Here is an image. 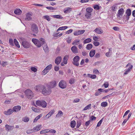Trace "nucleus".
<instances>
[{
    "mask_svg": "<svg viewBox=\"0 0 135 135\" xmlns=\"http://www.w3.org/2000/svg\"><path fill=\"white\" fill-rule=\"evenodd\" d=\"M76 125V122L75 120L72 121L70 123V126L71 128H74Z\"/></svg>",
    "mask_w": 135,
    "mask_h": 135,
    "instance_id": "obj_32",
    "label": "nucleus"
},
{
    "mask_svg": "<svg viewBox=\"0 0 135 135\" xmlns=\"http://www.w3.org/2000/svg\"><path fill=\"white\" fill-rule=\"evenodd\" d=\"M22 44L23 47L26 48H28L30 47V44L29 42L26 40L22 41Z\"/></svg>",
    "mask_w": 135,
    "mask_h": 135,
    "instance_id": "obj_9",
    "label": "nucleus"
},
{
    "mask_svg": "<svg viewBox=\"0 0 135 135\" xmlns=\"http://www.w3.org/2000/svg\"><path fill=\"white\" fill-rule=\"evenodd\" d=\"M44 85H38L36 86L35 87V90L37 92H40L42 91Z\"/></svg>",
    "mask_w": 135,
    "mask_h": 135,
    "instance_id": "obj_10",
    "label": "nucleus"
},
{
    "mask_svg": "<svg viewBox=\"0 0 135 135\" xmlns=\"http://www.w3.org/2000/svg\"><path fill=\"white\" fill-rule=\"evenodd\" d=\"M68 57L67 56H65L63 58L64 63L65 64H66L67 63V60Z\"/></svg>",
    "mask_w": 135,
    "mask_h": 135,
    "instance_id": "obj_30",
    "label": "nucleus"
},
{
    "mask_svg": "<svg viewBox=\"0 0 135 135\" xmlns=\"http://www.w3.org/2000/svg\"><path fill=\"white\" fill-rule=\"evenodd\" d=\"M36 104L37 106L43 108L46 107L47 105V103L44 100H37L36 102Z\"/></svg>",
    "mask_w": 135,
    "mask_h": 135,
    "instance_id": "obj_4",
    "label": "nucleus"
},
{
    "mask_svg": "<svg viewBox=\"0 0 135 135\" xmlns=\"http://www.w3.org/2000/svg\"><path fill=\"white\" fill-rule=\"evenodd\" d=\"M127 67L129 66V67L124 73V74H127L128 73L130 72L131 70L132 69L133 66L130 63L126 65Z\"/></svg>",
    "mask_w": 135,
    "mask_h": 135,
    "instance_id": "obj_11",
    "label": "nucleus"
},
{
    "mask_svg": "<svg viewBox=\"0 0 135 135\" xmlns=\"http://www.w3.org/2000/svg\"><path fill=\"white\" fill-rule=\"evenodd\" d=\"M52 17L54 18L57 19H62L63 18L62 16L59 15H53Z\"/></svg>",
    "mask_w": 135,
    "mask_h": 135,
    "instance_id": "obj_31",
    "label": "nucleus"
},
{
    "mask_svg": "<svg viewBox=\"0 0 135 135\" xmlns=\"http://www.w3.org/2000/svg\"><path fill=\"white\" fill-rule=\"evenodd\" d=\"M100 91L98 90V91H96L95 93V95L96 96H98L100 95L101 94V92H100Z\"/></svg>",
    "mask_w": 135,
    "mask_h": 135,
    "instance_id": "obj_58",
    "label": "nucleus"
},
{
    "mask_svg": "<svg viewBox=\"0 0 135 135\" xmlns=\"http://www.w3.org/2000/svg\"><path fill=\"white\" fill-rule=\"evenodd\" d=\"M32 41L38 47H40L45 43V40L43 38H40L38 40L36 38H33Z\"/></svg>",
    "mask_w": 135,
    "mask_h": 135,
    "instance_id": "obj_1",
    "label": "nucleus"
},
{
    "mask_svg": "<svg viewBox=\"0 0 135 135\" xmlns=\"http://www.w3.org/2000/svg\"><path fill=\"white\" fill-rule=\"evenodd\" d=\"M55 110H51L46 115V116H48V118H49L53 114Z\"/></svg>",
    "mask_w": 135,
    "mask_h": 135,
    "instance_id": "obj_27",
    "label": "nucleus"
},
{
    "mask_svg": "<svg viewBox=\"0 0 135 135\" xmlns=\"http://www.w3.org/2000/svg\"><path fill=\"white\" fill-rule=\"evenodd\" d=\"M101 106L102 107H105L107 105V103L106 102H102L101 104Z\"/></svg>",
    "mask_w": 135,
    "mask_h": 135,
    "instance_id": "obj_46",
    "label": "nucleus"
},
{
    "mask_svg": "<svg viewBox=\"0 0 135 135\" xmlns=\"http://www.w3.org/2000/svg\"><path fill=\"white\" fill-rule=\"evenodd\" d=\"M63 115V113L62 111L59 110V111L58 113L56 115V117H59L61 116H62Z\"/></svg>",
    "mask_w": 135,
    "mask_h": 135,
    "instance_id": "obj_34",
    "label": "nucleus"
},
{
    "mask_svg": "<svg viewBox=\"0 0 135 135\" xmlns=\"http://www.w3.org/2000/svg\"><path fill=\"white\" fill-rule=\"evenodd\" d=\"M51 92V88H50L49 86L47 85V88L44 85L42 91V94L46 95L50 94Z\"/></svg>",
    "mask_w": 135,
    "mask_h": 135,
    "instance_id": "obj_2",
    "label": "nucleus"
},
{
    "mask_svg": "<svg viewBox=\"0 0 135 135\" xmlns=\"http://www.w3.org/2000/svg\"><path fill=\"white\" fill-rule=\"evenodd\" d=\"M14 13L17 15H20L22 11L19 9H17L14 11Z\"/></svg>",
    "mask_w": 135,
    "mask_h": 135,
    "instance_id": "obj_23",
    "label": "nucleus"
},
{
    "mask_svg": "<svg viewBox=\"0 0 135 135\" xmlns=\"http://www.w3.org/2000/svg\"><path fill=\"white\" fill-rule=\"evenodd\" d=\"M43 45V47L44 50L45 52H47L48 51L49 48L46 43L45 42V43Z\"/></svg>",
    "mask_w": 135,
    "mask_h": 135,
    "instance_id": "obj_21",
    "label": "nucleus"
},
{
    "mask_svg": "<svg viewBox=\"0 0 135 135\" xmlns=\"http://www.w3.org/2000/svg\"><path fill=\"white\" fill-rule=\"evenodd\" d=\"M33 132H34L33 128L31 129L28 130L26 131V133L28 134H29L32 133Z\"/></svg>",
    "mask_w": 135,
    "mask_h": 135,
    "instance_id": "obj_52",
    "label": "nucleus"
},
{
    "mask_svg": "<svg viewBox=\"0 0 135 135\" xmlns=\"http://www.w3.org/2000/svg\"><path fill=\"white\" fill-rule=\"evenodd\" d=\"M49 129H45L41 131L40 132V133L41 134L49 132Z\"/></svg>",
    "mask_w": 135,
    "mask_h": 135,
    "instance_id": "obj_41",
    "label": "nucleus"
},
{
    "mask_svg": "<svg viewBox=\"0 0 135 135\" xmlns=\"http://www.w3.org/2000/svg\"><path fill=\"white\" fill-rule=\"evenodd\" d=\"M71 41V38L70 37H69L67 40V42L69 44L70 43Z\"/></svg>",
    "mask_w": 135,
    "mask_h": 135,
    "instance_id": "obj_64",
    "label": "nucleus"
},
{
    "mask_svg": "<svg viewBox=\"0 0 135 135\" xmlns=\"http://www.w3.org/2000/svg\"><path fill=\"white\" fill-rule=\"evenodd\" d=\"M88 76L90 78L92 79H95L96 78V75H91L90 74H88Z\"/></svg>",
    "mask_w": 135,
    "mask_h": 135,
    "instance_id": "obj_40",
    "label": "nucleus"
},
{
    "mask_svg": "<svg viewBox=\"0 0 135 135\" xmlns=\"http://www.w3.org/2000/svg\"><path fill=\"white\" fill-rule=\"evenodd\" d=\"M79 40H75L73 42L72 44L73 45H76L78 44V43L79 42Z\"/></svg>",
    "mask_w": 135,
    "mask_h": 135,
    "instance_id": "obj_43",
    "label": "nucleus"
},
{
    "mask_svg": "<svg viewBox=\"0 0 135 135\" xmlns=\"http://www.w3.org/2000/svg\"><path fill=\"white\" fill-rule=\"evenodd\" d=\"M112 28H113V30L115 31H116L118 30L119 29V27H117V26L113 27Z\"/></svg>",
    "mask_w": 135,
    "mask_h": 135,
    "instance_id": "obj_63",
    "label": "nucleus"
},
{
    "mask_svg": "<svg viewBox=\"0 0 135 135\" xmlns=\"http://www.w3.org/2000/svg\"><path fill=\"white\" fill-rule=\"evenodd\" d=\"M56 85V81L55 80L52 81L50 83L49 86L50 88H53L55 87Z\"/></svg>",
    "mask_w": 135,
    "mask_h": 135,
    "instance_id": "obj_12",
    "label": "nucleus"
},
{
    "mask_svg": "<svg viewBox=\"0 0 135 135\" xmlns=\"http://www.w3.org/2000/svg\"><path fill=\"white\" fill-rule=\"evenodd\" d=\"M31 29L32 32L36 34L38 32V29L37 25L35 23L32 24L31 27Z\"/></svg>",
    "mask_w": 135,
    "mask_h": 135,
    "instance_id": "obj_5",
    "label": "nucleus"
},
{
    "mask_svg": "<svg viewBox=\"0 0 135 135\" xmlns=\"http://www.w3.org/2000/svg\"><path fill=\"white\" fill-rule=\"evenodd\" d=\"M124 10L123 8H121L118 10L117 15L118 16H122L124 12Z\"/></svg>",
    "mask_w": 135,
    "mask_h": 135,
    "instance_id": "obj_17",
    "label": "nucleus"
},
{
    "mask_svg": "<svg viewBox=\"0 0 135 135\" xmlns=\"http://www.w3.org/2000/svg\"><path fill=\"white\" fill-rule=\"evenodd\" d=\"M59 85L61 88L64 89L66 87L67 84L65 81L62 80L59 82Z\"/></svg>",
    "mask_w": 135,
    "mask_h": 135,
    "instance_id": "obj_7",
    "label": "nucleus"
},
{
    "mask_svg": "<svg viewBox=\"0 0 135 135\" xmlns=\"http://www.w3.org/2000/svg\"><path fill=\"white\" fill-rule=\"evenodd\" d=\"M61 58L60 56L57 57L55 59V62L56 64L57 65H58L61 62Z\"/></svg>",
    "mask_w": 135,
    "mask_h": 135,
    "instance_id": "obj_19",
    "label": "nucleus"
},
{
    "mask_svg": "<svg viewBox=\"0 0 135 135\" xmlns=\"http://www.w3.org/2000/svg\"><path fill=\"white\" fill-rule=\"evenodd\" d=\"M5 128L7 131H10L12 130L13 129V126L6 124L5 125Z\"/></svg>",
    "mask_w": 135,
    "mask_h": 135,
    "instance_id": "obj_16",
    "label": "nucleus"
},
{
    "mask_svg": "<svg viewBox=\"0 0 135 135\" xmlns=\"http://www.w3.org/2000/svg\"><path fill=\"white\" fill-rule=\"evenodd\" d=\"M126 14L127 16H129L131 15V11L130 9H128L126 11Z\"/></svg>",
    "mask_w": 135,
    "mask_h": 135,
    "instance_id": "obj_29",
    "label": "nucleus"
},
{
    "mask_svg": "<svg viewBox=\"0 0 135 135\" xmlns=\"http://www.w3.org/2000/svg\"><path fill=\"white\" fill-rule=\"evenodd\" d=\"M21 107L20 106L17 105L14 107L13 108V112H18L20 111L21 109Z\"/></svg>",
    "mask_w": 135,
    "mask_h": 135,
    "instance_id": "obj_13",
    "label": "nucleus"
},
{
    "mask_svg": "<svg viewBox=\"0 0 135 135\" xmlns=\"http://www.w3.org/2000/svg\"><path fill=\"white\" fill-rule=\"evenodd\" d=\"M91 15V13H86L85 16L87 18H89Z\"/></svg>",
    "mask_w": 135,
    "mask_h": 135,
    "instance_id": "obj_53",
    "label": "nucleus"
},
{
    "mask_svg": "<svg viewBox=\"0 0 135 135\" xmlns=\"http://www.w3.org/2000/svg\"><path fill=\"white\" fill-rule=\"evenodd\" d=\"M14 42L15 45L16 46V47L18 48H19L20 47V46L18 42L16 39L15 38L14 39Z\"/></svg>",
    "mask_w": 135,
    "mask_h": 135,
    "instance_id": "obj_28",
    "label": "nucleus"
},
{
    "mask_svg": "<svg viewBox=\"0 0 135 135\" xmlns=\"http://www.w3.org/2000/svg\"><path fill=\"white\" fill-rule=\"evenodd\" d=\"M93 8L95 10H98L100 8H101V6H99L97 4H96L94 6Z\"/></svg>",
    "mask_w": 135,
    "mask_h": 135,
    "instance_id": "obj_38",
    "label": "nucleus"
},
{
    "mask_svg": "<svg viewBox=\"0 0 135 135\" xmlns=\"http://www.w3.org/2000/svg\"><path fill=\"white\" fill-rule=\"evenodd\" d=\"M32 16V15L30 13H28L26 15V17L25 18V20H26L29 21L31 20L32 19V17L31 16Z\"/></svg>",
    "mask_w": 135,
    "mask_h": 135,
    "instance_id": "obj_18",
    "label": "nucleus"
},
{
    "mask_svg": "<svg viewBox=\"0 0 135 135\" xmlns=\"http://www.w3.org/2000/svg\"><path fill=\"white\" fill-rule=\"evenodd\" d=\"M71 50L74 54H76L78 52L77 48L75 46H72L71 48Z\"/></svg>",
    "mask_w": 135,
    "mask_h": 135,
    "instance_id": "obj_15",
    "label": "nucleus"
},
{
    "mask_svg": "<svg viewBox=\"0 0 135 135\" xmlns=\"http://www.w3.org/2000/svg\"><path fill=\"white\" fill-rule=\"evenodd\" d=\"M93 9L90 8H86V11L87 12V13H91V12L93 11Z\"/></svg>",
    "mask_w": 135,
    "mask_h": 135,
    "instance_id": "obj_42",
    "label": "nucleus"
},
{
    "mask_svg": "<svg viewBox=\"0 0 135 135\" xmlns=\"http://www.w3.org/2000/svg\"><path fill=\"white\" fill-rule=\"evenodd\" d=\"M96 119V117L92 115L90 117V120H90V122H91V121L95 120Z\"/></svg>",
    "mask_w": 135,
    "mask_h": 135,
    "instance_id": "obj_51",
    "label": "nucleus"
},
{
    "mask_svg": "<svg viewBox=\"0 0 135 135\" xmlns=\"http://www.w3.org/2000/svg\"><path fill=\"white\" fill-rule=\"evenodd\" d=\"M25 93L28 99H31L33 97V93L32 91L29 89H27L25 91Z\"/></svg>",
    "mask_w": 135,
    "mask_h": 135,
    "instance_id": "obj_3",
    "label": "nucleus"
},
{
    "mask_svg": "<svg viewBox=\"0 0 135 135\" xmlns=\"http://www.w3.org/2000/svg\"><path fill=\"white\" fill-rule=\"evenodd\" d=\"M117 6L116 5H114L112 7V9L113 11H115L117 9Z\"/></svg>",
    "mask_w": 135,
    "mask_h": 135,
    "instance_id": "obj_48",
    "label": "nucleus"
},
{
    "mask_svg": "<svg viewBox=\"0 0 135 135\" xmlns=\"http://www.w3.org/2000/svg\"><path fill=\"white\" fill-rule=\"evenodd\" d=\"M92 46H93L91 44H89L87 45L86 48L88 50H90L92 48Z\"/></svg>",
    "mask_w": 135,
    "mask_h": 135,
    "instance_id": "obj_37",
    "label": "nucleus"
},
{
    "mask_svg": "<svg viewBox=\"0 0 135 135\" xmlns=\"http://www.w3.org/2000/svg\"><path fill=\"white\" fill-rule=\"evenodd\" d=\"M29 120V118L28 117H26L23 118V120L25 122H27Z\"/></svg>",
    "mask_w": 135,
    "mask_h": 135,
    "instance_id": "obj_49",
    "label": "nucleus"
},
{
    "mask_svg": "<svg viewBox=\"0 0 135 135\" xmlns=\"http://www.w3.org/2000/svg\"><path fill=\"white\" fill-rule=\"evenodd\" d=\"M81 120H79L77 121L76 126L77 128H79L81 124Z\"/></svg>",
    "mask_w": 135,
    "mask_h": 135,
    "instance_id": "obj_44",
    "label": "nucleus"
},
{
    "mask_svg": "<svg viewBox=\"0 0 135 135\" xmlns=\"http://www.w3.org/2000/svg\"><path fill=\"white\" fill-rule=\"evenodd\" d=\"M43 17L46 20L48 21H50V18L49 16L48 15H46L44 16Z\"/></svg>",
    "mask_w": 135,
    "mask_h": 135,
    "instance_id": "obj_47",
    "label": "nucleus"
},
{
    "mask_svg": "<svg viewBox=\"0 0 135 135\" xmlns=\"http://www.w3.org/2000/svg\"><path fill=\"white\" fill-rule=\"evenodd\" d=\"M13 112V110L12 109H10L7 111L4 112V114L6 115H10Z\"/></svg>",
    "mask_w": 135,
    "mask_h": 135,
    "instance_id": "obj_14",
    "label": "nucleus"
},
{
    "mask_svg": "<svg viewBox=\"0 0 135 135\" xmlns=\"http://www.w3.org/2000/svg\"><path fill=\"white\" fill-rule=\"evenodd\" d=\"M31 70L34 72H36L37 71V69L34 67H32L31 68Z\"/></svg>",
    "mask_w": 135,
    "mask_h": 135,
    "instance_id": "obj_57",
    "label": "nucleus"
},
{
    "mask_svg": "<svg viewBox=\"0 0 135 135\" xmlns=\"http://www.w3.org/2000/svg\"><path fill=\"white\" fill-rule=\"evenodd\" d=\"M71 11V8L70 7H68L65 9L64 12L65 13L70 12Z\"/></svg>",
    "mask_w": 135,
    "mask_h": 135,
    "instance_id": "obj_36",
    "label": "nucleus"
},
{
    "mask_svg": "<svg viewBox=\"0 0 135 135\" xmlns=\"http://www.w3.org/2000/svg\"><path fill=\"white\" fill-rule=\"evenodd\" d=\"M99 73V71L96 69H94L93 70V73L94 74H98Z\"/></svg>",
    "mask_w": 135,
    "mask_h": 135,
    "instance_id": "obj_59",
    "label": "nucleus"
},
{
    "mask_svg": "<svg viewBox=\"0 0 135 135\" xmlns=\"http://www.w3.org/2000/svg\"><path fill=\"white\" fill-rule=\"evenodd\" d=\"M101 55V54L100 52H98V53H96L94 56V57L96 58H99L100 57Z\"/></svg>",
    "mask_w": 135,
    "mask_h": 135,
    "instance_id": "obj_45",
    "label": "nucleus"
},
{
    "mask_svg": "<svg viewBox=\"0 0 135 135\" xmlns=\"http://www.w3.org/2000/svg\"><path fill=\"white\" fill-rule=\"evenodd\" d=\"M68 28L67 26H62L60 27L57 30V32H58L59 30H62L66 29Z\"/></svg>",
    "mask_w": 135,
    "mask_h": 135,
    "instance_id": "obj_33",
    "label": "nucleus"
},
{
    "mask_svg": "<svg viewBox=\"0 0 135 135\" xmlns=\"http://www.w3.org/2000/svg\"><path fill=\"white\" fill-rule=\"evenodd\" d=\"M91 104H89L86 106L83 110H85L87 109H91Z\"/></svg>",
    "mask_w": 135,
    "mask_h": 135,
    "instance_id": "obj_39",
    "label": "nucleus"
},
{
    "mask_svg": "<svg viewBox=\"0 0 135 135\" xmlns=\"http://www.w3.org/2000/svg\"><path fill=\"white\" fill-rule=\"evenodd\" d=\"M9 42L10 44L12 46H14L13 41L12 39L10 38L9 40Z\"/></svg>",
    "mask_w": 135,
    "mask_h": 135,
    "instance_id": "obj_55",
    "label": "nucleus"
},
{
    "mask_svg": "<svg viewBox=\"0 0 135 135\" xmlns=\"http://www.w3.org/2000/svg\"><path fill=\"white\" fill-rule=\"evenodd\" d=\"M95 50H92L89 53V55L91 57H93L95 54Z\"/></svg>",
    "mask_w": 135,
    "mask_h": 135,
    "instance_id": "obj_24",
    "label": "nucleus"
},
{
    "mask_svg": "<svg viewBox=\"0 0 135 135\" xmlns=\"http://www.w3.org/2000/svg\"><path fill=\"white\" fill-rule=\"evenodd\" d=\"M42 127L41 125H38L36 127L33 128L34 132L39 131L40 129Z\"/></svg>",
    "mask_w": 135,
    "mask_h": 135,
    "instance_id": "obj_20",
    "label": "nucleus"
},
{
    "mask_svg": "<svg viewBox=\"0 0 135 135\" xmlns=\"http://www.w3.org/2000/svg\"><path fill=\"white\" fill-rule=\"evenodd\" d=\"M74 34L75 36H78L80 35L78 31H75L74 33Z\"/></svg>",
    "mask_w": 135,
    "mask_h": 135,
    "instance_id": "obj_60",
    "label": "nucleus"
},
{
    "mask_svg": "<svg viewBox=\"0 0 135 135\" xmlns=\"http://www.w3.org/2000/svg\"><path fill=\"white\" fill-rule=\"evenodd\" d=\"M80 59V57L79 56L77 55L75 56L73 59V64L75 65L78 66L79 65V61Z\"/></svg>",
    "mask_w": 135,
    "mask_h": 135,
    "instance_id": "obj_6",
    "label": "nucleus"
},
{
    "mask_svg": "<svg viewBox=\"0 0 135 135\" xmlns=\"http://www.w3.org/2000/svg\"><path fill=\"white\" fill-rule=\"evenodd\" d=\"M91 38H88L85 40L83 42L84 44H85L91 42Z\"/></svg>",
    "mask_w": 135,
    "mask_h": 135,
    "instance_id": "obj_35",
    "label": "nucleus"
},
{
    "mask_svg": "<svg viewBox=\"0 0 135 135\" xmlns=\"http://www.w3.org/2000/svg\"><path fill=\"white\" fill-rule=\"evenodd\" d=\"M103 118H102L99 121V122L98 123L97 125V127H99L100 125H101L103 120Z\"/></svg>",
    "mask_w": 135,
    "mask_h": 135,
    "instance_id": "obj_50",
    "label": "nucleus"
},
{
    "mask_svg": "<svg viewBox=\"0 0 135 135\" xmlns=\"http://www.w3.org/2000/svg\"><path fill=\"white\" fill-rule=\"evenodd\" d=\"M94 31L98 34H102L103 33V32L101 29L98 28H96L94 30Z\"/></svg>",
    "mask_w": 135,
    "mask_h": 135,
    "instance_id": "obj_22",
    "label": "nucleus"
},
{
    "mask_svg": "<svg viewBox=\"0 0 135 135\" xmlns=\"http://www.w3.org/2000/svg\"><path fill=\"white\" fill-rule=\"evenodd\" d=\"M90 122L89 120L86 122L85 123V126L86 127H88L89 124Z\"/></svg>",
    "mask_w": 135,
    "mask_h": 135,
    "instance_id": "obj_62",
    "label": "nucleus"
},
{
    "mask_svg": "<svg viewBox=\"0 0 135 135\" xmlns=\"http://www.w3.org/2000/svg\"><path fill=\"white\" fill-rule=\"evenodd\" d=\"M73 31V30L72 29H70V30H69L66 31V34H69L71 33Z\"/></svg>",
    "mask_w": 135,
    "mask_h": 135,
    "instance_id": "obj_61",
    "label": "nucleus"
},
{
    "mask_svg": "<svg viewBox=\"0 0 135 135\" xmlns=\"http://www.w3.org/2000/svg\"><path fill=\"white\" fill-rule=\"evenodd\" d=\"M93 44L95 46H97L99 45L100 44L98 42L94 41Z\"/></svg>",
    "mask_w": 135,
    "mask_h": 135,
    "instance_id": "obj_56",
    "label": "nucleus"
},
{
    "mask_svg": "<svg viewBox=\"0 0 135 135\" xmlns=\"http://www.w3.org/2000/svg\"><path fill=\"white\" fill-rule=\"evenodd\" d=\"M42 116V114H41L37 116L34 119L33 122H36L38 119H39Z\"/></svg>",
    "mask_w": 135,
    "mask_h": 135,
    "instance_id": "obj_26",
    "label": "nucleus"
},
{
    "mask_svg": "<svg viewBox=\"0 0 135 135\" xmlns=\"http://www.w3.org/2000/svg\"><path fill=\"white\" fill-rule=\"evenodd\" d=\"M52 68V65L50 64L47 66L42 71V73L44 75H45Z\"/></svg>",
    "mask_w": 135,
    "mask_h": 135,
    "instance_id": "obj_8",
    "label": "nucleus"
},
{
    "mask_svg": "<svg viewBox=\"0 0 135 135\" xmlns=\"http://www.w3.org/2000/svg\"><path fill=\"white\" fill-rule=\"evenodd\" d=\"M75 79L74 78H71L69 81V83L71 84H72L74 83Z\"/></svg>",
    "mask_w": 135,
    "mask_h": 135,
    "instance_id": "obj_54",
    "label": "nucleus"
},
{
    "mask_svg": "<svg viewBox=\"0 0 135 135\" xmlns=\"http://www.w3.org/2000/svg\"><path fill=\"white\" fill-rule=\"evenodd\" d=\"M31 109L33 111L35 112L39 113L40 112V110L39 109L33 107H32Z\"/></svg>",
    "mask_w": 135,
    "mask_h": 135,
    "instance_id": "obj_25",
    "label": "nucleus"
}]
</instances>
